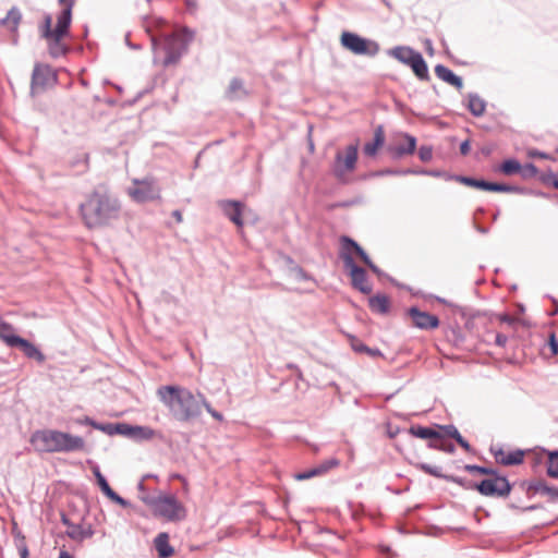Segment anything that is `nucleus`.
Segmentation results:
<instances>
[{
    "mask_svg": "<svg viewBox=\"0 0 558 558\" xmlns=\"http://www.w3.org/2000/svg\"><path fill=\"white\" fill-rule=\"evenodd\" d=\"M409 66L412 69L418 80L426 81L429 78L428 66L420 52H417L413 61L409 63Z\"/></svg>",
    "mask_w": 558,
    "mask_h": 558,
    "instance_id": "nucleus-28",
    "label": "nucleus"
},
{
    "mask_svg": "<svg viewBox=\"0 0 558 558\" xmlns=\"http://www.w3.org/2000/svg\"><path fill=\"white\" fill-rule=\"evenodd\" d=\"M439 428L442 430L441 434L444 435V437L446 436V437L456 439L460 435V432L458 430V428L451 424L439 426Z\"/></svg>",
    "mask_w": 558,
    "mask_h": 558,
    "instance_id": "nucleus-52",
    "label": "nucleus"
},
{
    "mask_svg": "<svg viewBox=\"0 0 558 558\" xmlns=\"http://www.w3.org/2000/svg\"><path fill=\"white\" fill-rule=\"evenodd\" d=\"M57 83V75L49 65L36 63L32 73L31 94L45 92L48 87Z\"/></svg>",
    "mask_w": 558,
    "mask_h": 558,
    "instance_id": "nucleus-10",
    "label": "nucleus"
},
{
    "mask_svg": "<svg viewBox=\"0 0 558 558\" xmlns=\"http://www.w3.org/2000/svg\"><path fill=\"white\" fill-rule=\"evenodd\" d=\"M388 54L399 62L409 65L417 54V51L408 46H396L388 51Z\"/></svg>",
    "mask_w": 558,
    "mask_h": 558,
    "instance_id": "nucleus-24",
    "label": "nucleus"
},
{
    "mask_svg": "<svg viewBox=\"0 0 558 558\" xmlns=\"http://www.w3.org/2000/svg\"><path fill=\"white\" fill-rule=\"evenodd\" d=\"M374 274L380 275V269L371 260V264L366 265Z\"/></svg>",
    "mask_w": 558,
    "mask_h": 558,
    "instance_id": "nucleus-63",
    "label": "nucleus"
},
{
    "mask_svg": "<svg viewBox=\"0 0 558 558\" xmlns=\"http://www.w3.org/2000/svg\"><path fill=\"white\" fill-rule=\"evenodd\" d=\"M319 475H320L319 470L317 469V466H314L307 471L296 473L294 475V478L296 481H305V480H310L314 476H319Z\"/></svg>",
    "mask_w": 558,
    "mask_h": 558,
    "instance_id": "nucleus-49",
    "label": "nucleus"
},
{
    "mask_svg": "<svg viewBox=\"0 0 558 558\" xmlns=\"http://www.w3.org/2000/svg\"><path fill=\"white\" fill-rule=\"evenodd\" d=\"M154 544L160 558H169L174 553L173 547L169 544V535L165 532L156 536Z\"/></svg>",
    "mask_w": 558,
    "mask_h": 558,
    "instance_id": "nucleus-25",
    "label": "nucleus"
},
{
    "mask_svg": "<svg viewBox=\"0 0 558 558\" xmlns=\"http://www.w3.org/2000/svg\"><path fill=\"white\" fill-rule=\"evenodd\" d=\"M468 109L474 117H481L486 109V102L477 94L470 93L468 95Z\"/></svg>",
    "mask_w": 558,
    "mask_h": 558,
    "instance_id": "nucleus-30",
    "label": "nucleus"
},
{
    "mask_svg": "<svg viewBox=\"0 0 558 558\" xmlns=\"http://www.w3.org/2000/svg\"><path fill=\"white\" fill-rule=\"evenodd\" d=\"M59 558H74V557L66 550H61L59 554Z\"/></svg>",
    "mask_w": 558,
    "mask_h": 558,
    "instance_id": "nucleus-64",
    "label": "nucleus"
},
{
    "mask_svg": "<svg viewBox=\"0 0 558 558\" xmlns=\"http://www.w3.org/2000/svg\"><path fill=\"white\" fill-rule=\"evenodd\" d=\"M418 157L423 162H428L433 158V147L429 145H422L418 149Z\"/></svg>",
    "mask_w": 558,
    "mask_h": 558,
    "instance_id": "nucleus-51",
    "label": "nucleus"
},
{
    "mask_svg": "<svg viewBox=\"0 0 558 558\" xmlns=\"http://www.w3.org/2000/svg\"><path fill=\"white\" fill-rule=\"evenodd\" d=\"M397 138L398 142L389 143L387 146V151L392 159L398 160L415 151L416 138L413 135L401 132Z\"/></svg>",
    "mask_w": 558,
    "mask_h": 558,
    "instance_id": "nucleus-12",
    "label": "nucleus"
},
{
    "mask_svg": "<svg viewBox=\"0 0 558 558\" xmlns=\"http://www.w3.org/2000/svg\"><path fill=\"white\" fill-rule=\"evenodd\" d=\"M485 191L489 192H505V193H517L520 189L514 185H508L502 183H495L486 181Z\"/></svg>",
    "mask_w": 558,
    "mask_h": 558,
    "instance_id": "nucleus-37",
    "label": "nucleus"
},
{
    "mask_svg": "<svg viewBox=\"0 0 558 558\" xmlns=\"http://www.w3.org/2000/svg\"><path fill=\"white\" fill-rule=\"evenodd\" d=\"M96 429L105 432L106 434L112 436V435H124L125 433V423H108L102 424L99 423L98 426H96Z\"/></svg>",
    "mask_w": 558,
    "mask_h": 558,
    "instance_id": "nucleus-34",
    "label": "nucleus"
},
{
    "mask_svg": "<svg viewBox=\"0 0 558 558\" xmlns=\"http://www.w3.org/2000/svg\"><path fill=\"white\" fill-rule=\"evenodd\" d=\"M93 473L96 477V481H97V484L99 486V488L101 489V492L108 496L111 492H113V489L110 487V485L108 484L106 477L101 474L100 470H99V466H94L93 469Z\"/></svg>",
    "mask_w": 558,
    "mask_h": 558,
    "instance_id": "nucleus-40",
    "label": "nucleus"
},
{
    "mask_svg": "<svg viewBox=\"0 0 558 558\" xmlns=\"http://www.w3.org/2000/svg\"><path fill=\"white\" fill-rule=\"evenodd\" d=\"M378 175H407V174H433L438 175L436 172H429V171H416L413 169H403V170H392V169H385L377 173Z\"/></svg>",
    "mask_w": 558,
    "mask_h": 558,
    "instance_id": "nucleus-38",
    "label": "nucleus"
},
{
    "mask_svg": "<svg viewBox=\"0 0 558 558\" xmlns=\"http://www.w3.org/2000/svg\"><path fill=\"white\" fill-rule=\"evenodd\" d=\"M31 444L38 452H73L81 451L85 441L81 436L56 429H39L32 434Z\"/></svg>",
    "mask_w": 558,
    "mask_h": 558,
    "instance_id": "nucleus-3",
    "label": "nucleus"
},
{
    "mask_svg": "<svg viewBox=\"0 0 558 558\" xmlns=\"http://www.w3.org/2000/svg\"><path fill=\"white\" fill-rule=\"evenodd\" d=\"M524 451L521 449H517L514 451L509 452L502 459H499V463L504 465H518L523 462Z\"/></svg>",
    "mask_w": 558,
    "mask_h": 558,
    "instance_id": "nucleus-36",
    "label": "nucleus"
},
{
    "mask_svg": "<svg viewBox=\"0 0 558 558\" xmlns=\"http://www.w3.org/2000/svg\"><path fill=\"white\" fill-rule=\"evenodd\" d=\"M520 172L524 179H530L537 174V168L534 163L530 162L525 163L523 167L521 166Z\"/></svg>",
    "mask_w": 558,
    "mask_h": 558,
    "instance_id": "nucleus-50",
    "label": "nucleus"
},
{
    "mask_svg": "<svg viewBox=\"0 0 558 558\" xmlns=\"http://www.w3.org/2000/svg\"><path fill=\"white\" fill-rule=\"evenodd\" d=\"M427 446L430 449L440 450L446 453H453L456 451L454 445L452 442H448L440 432L438 433V437L429 441Z\"/></svg>",
    "mask_w": 558,
    "mask_h": 558,
    "instance_id": "nucleus-33",
    "label": "nucleus"
},
{
    "mask_svg": "<svg viewBox=\"0 0 558 558\" xmlns=\"http://www.w3.org/2000/svg\"><path fill=\"white\" fill-rule=\"evenodd\" d=\"M339 460L336 459V458H330V459H327L325 461H323L322 463H319L317 466V469L319 470V473L320 475L323 474H326L329 470L336 468L339 465Z\"/></svg>",
    "mask_w": 558,
    "mask_h": 558,
    "instance_id": "nucleus-47",
    "label": "nucleus"
},
{
    "mask_svg": "<svg viewBox=\"0 0 558 558\" xmlns=\"http://www.w3.org/2000/svg\"><path fill=\"white\" fill-rule=\"evenodd\" d=\"M409 66L412 69L418 80L426 81L429 78L428 66L420 52H417L413 61L409 63Z\"/></svg>",
    "mask_w": 558,
    "mask_h": 558,
    "instance_id": "nucleus-29",
    "label": "nucleus"
},
{
    "mask_svg": "<svg viewBox=\"0 0 558 558\" xmlns=\"http://www.w3.org/2000/svg\"><path fill=\"white\" fill-rule=\"evenodd\" d=\"M408 433L413 437H417L421 439H428L429 441H432V440H434V438L438 437L439 432L434 428L422 426V425H412L409 428Z\"/></svg>",
    "mask_w": 558,
    "mask_h": 558,
    "instance_id": "nucleus-31",
    "label": "nucleus"
},
{
    "mask_svg": "<svg viewBox=\"0 0 558 558\" xmlns=\"http://www.w3.org/2000/svg\"><path fill=\"white\" fill-rule=\"evenodd\" d=\"M72 9H73V0L68 2V5L63 8L57 19V25L54 29H51L52 19L49 14L45 16L44 24L41 26V35L44 38H49L52 36L63 37L69 33V28L72 21Z\"/></svg>",
    "mask_w": 558,
    "mask_h": 558,
    "instance_id": "nucleus-7",
    "label": "nucleus"
},
{
    "mask_svg": "<svg viewBox=\"0 0 558 558\" xmlns=\"http://www.w3.org/2000/svg\"><path fill=\"white\" fill-rule=\"evenodd\" d=\"M369 308L378 314H387L389 312L390 302L387 295L376 294L368 300Z\"/></svg>",
    "mask_w": 558,
    "mask_h": 558,
    "instance_id": "nucleus-27",
    "label": "nucleus"
},
{
    "mask_svg": "<svg viewBox=\"0 0 558 558\" xmlns=\"http://www.w3.org/2000/svg\"><path fill=\"white\" fill-rule=\"evenodd\" d=\"M471 146L470 141L465 140L460 145V153L462 156H466L470 153Z\"/></svg>",
    "mask_w": 558,
    "mask_h": 558,
    "instance_id": "nucleus-58",
    "label": "nucleus"
},
{
    "mask_svg": "<svg viewBox=\"0 0 558 558\" xmlns=\"http://www.w3.org/2000/svg\"><path fill=\"white\" fill-rule=\"evenodd\" d=\"M454 179L468 186L481 189L485 191L486 181L485 180H478L471 177H464V175H456Z\"/></svg>",
    "mask_w": 558,
    "mask_h": 558,
    "instance_id": "nucleus-42",
    "label": "nucleus"
},
{
    "mask_svg": "<svg viewBox=\"0 0 558 558\" xmlns=\"http://www.w3.org/2000/svg\"><path fill=\"white\" fill-rule=\"evenodd\" d=\"M20 336L14 333L12 325L0 322V339L9 347L14 348V344L19 340Z\"/></svg>",
    "mask_w": 558,
    "mask_h": 558,
    "instance_id": "nucleus-32",
    "label": "nucleus"
},
{
    "mask_svg": "<svg viewBox=\"0 0 558 558\" xmlns=\"http://www.w3.org/2000/svg\"><path fill=\"white\" fill-rule=\"evenodd\" d=\"M14 348L20 349L27 359L34 360L38 364H43L46 361V356L40 349L27 339L20 337Z\"/></svg>",
    "mask_w": 558,
    "mask_h": 558,
    "instance_id": "nucleus-17",
    "label": "nucleus"
},
{
    "mask_svg": "<svg viewBox=\"0 0 558 558\" xmlns=\"http://www.w3.org/2000/svg\"><path fill=\"white\" fill-rule=\"evenodd\" d=\"M248 96L244 83L239 77H233L226 89V97L231 101L242 100Z\"/></svg>",
    "mask_w": 558,
    "mask_h": 558,
    "instance_id": "nucleus-21",
    "label": "nucleus"
},
{
    "mask_svg": "<svg viewBox=\"0 0 558 558\" xmlns=\"http://www.w3.org/2000/svg\"><path fill=\"white\" fill-rule=\"evenodd\" d=\"M409 315L413 325L420 329H436L439 326V319L437 316L427 312H422L417 307H411L409 310Z\"/></svg>",
    "mask_w": 558,
    "mask_h": 558,
    "instance_id": "nucleus-15",
    "label": "nucleus"
},
{
    "mask_svg": "<svg viewBox=\"0 0 558 558\" xmlns=\"http://www.w3.org/2000/svg\"><path fill=\"white\" fill-rule=\"evenodd\" d=\"M22 21V13L17 7H12L7 15L1 19L0 24L5 26L11 32H16L17 27Z\"/></svg>",
    "mask_w": 558,
    "mask_h": 558,
    "instance_id": "nucleus-26",
    "label": "nucleus"
},
{
    "mask_svg": "<svg viewBox=\"0 0 558 558\" xmlns=\"http://www.w3.org/2000/svg\"><path fill=\"white\" fill-rule=\"evenodd\" d=\"M84 423L89 425V426H92V427H94L95 429H96V426H98V424H99L98 422L94 421L93 418H90L88 416H86L84 418Z\"/></svg>",
    "mask_w": 558,
    "mask_h": 558,
    "instance_id": "nucleus-62",
    "label": "nucleus"
},
{
    "mask_svg": "<svg viewBox=\"0 0 558 558\" xmlns=\"http://www.w3.org/2000/svg\"><path fill=\"white\" fill-rule=\"evenodd\" d=\"M494 453V457L496 459V461L499 463V459H502V457H506L507 454L504 452L502 449H498L496 451H493Z\"/></svg>",
    "mask_w": 558,
    "mask_h": 558,
    "instance_id": "nucleus-61",
    "label": "nucleus"
},
{
    "mask_svg": "<svg viewBox=\"0 0 558 558\" xmlns=\"http://www.w3.org/2000/svg\"><path fill=\"white\" fill-rule=\"evenodd\" d=\"M156 432L149 426L130 425L125 423V433L123 436L134 440H150L155 437Z\"/></svg>",
    "mask_w": 558,
    "mask_h": 558,
    "instance_id": "nucleus-19",
    "label": "nucleus"
},
{
    "mask_svg": "<svg viewBox=\"0 0 558 558\" xmlns=\"http://www.w3.org/2000/svg\"><path fill=\"white\" fill-rule=\"evenodd\" d=\"M385 143V131L383 125H378L374 132V138L372 142H368L363 147V153L368 157H374L378 149Z\"/></svg>",
    "mask_w": 558,
    "mask_h": 558,
    "instance_id": "nucleus-22",
    "label": "nucleus"
},
{
    "mask_svg": "<svg viewBox=\"0 0 558 558\" xmlns=\"http://www.w3.org/2000/svg\"><path fill=\"white\" fill-rule=\"evenodd\" d=\"M61 522L68 526L66 535L73 541H83L94 534L90 527L84 529L81 524L72 523L65 514H62Z\"/></svg>",
    "mask_w": 558,
    "mask_h": 558,
    "instance_id": "nucleus-20",
    "label": "nucleus"
},
{
    "mask_svg": "<svg viewBox=\"0 0 558 558\" xmlns=\"http://www.w3.org/2000/svg\"><path fill=\"white\" fill-rule=\"evenodd\" d=\"M469 473H478L483 475L495 474V469L476 465V464H465L463 468Z\"/></svg>",
    "mask_w": 558,
    "mask_h": 558,
    "instance_id": "nucleus-45",
    "label": "nucleus"
},
{
    "mask_svg": "<svg viewBox=\"0 0 558 558\" xmlns=\"http://www.w3.org/2000/svg\"><path fill=\"white\" fill-rule=\"evenodd\" d=\"M120 211V202L105 189H96L80 205L82 219L89 229L109 225L119 218Z\"/></svg>",
    "mask_w": 558,
    "mask_h": 558,
    "instance_id": "nucleus-2",
    "label": "nucleus"
},
{
    "mask_svg": "<svg viewBox=\"0 0 558 558\" xmlns=\"http://www.w3.org/2000/svg\"><path fill=\"white\" fill-rule=\"evenodd\" d=\"M203 408L206 409V411L217 421L221 422L223 420V415L211 408L210 403L207 402L206 398L204 397V403Z\"/></svg>",
    "mask_w": 558,
    "mask_h": 558,
    "instance_id": "nucleus-54",
    "label": "nucleus"
},
{
    "mask_svg": "<svg viewBox=\"0 0 558 558\" xmlns=\"http://www.w3.org/2000/svg\"><path fill=\"white\" fill-rule=\"evenodd\" d=\"M341 45L353 52L354 54L360 56H369L374 57L379 51V46L376 41L365 39L354 33L343 32L341 35Z\"/></svg>",
    "mask_w": 558,
    "mask_h": 558,
    "instance_id": "nucleus-8",
    "label": "nucleus"
},
{
    "mask_svg": "<svg viewBox=\"0 0 558 558\" xmlns=\"http://www.w3.org/2000/svg\"><path fill=\"white\" fill-rule=\"evenodd\" d=\"M527 492L546 496L548 501H558V487L549 486L544 481H533L527 485Z\"/></svg>",
    "mask_w": 558,
    "mask_h": 558,
    "instance_id": "nucleus-18",
    "label": "nucleus"
},
{
    "mask_svg": "<svg viewBox=\"0 0 558 558\" xmlns=\"http://www.w3.org/2000/svg\"><path fill=\"white\" fill-rule=\"evenodd\" d=\"M444 480L447 481V482H451V483H454L459 486H462L466 489H475L474 487V483H471L469 481H466L465 478H462V477H459V476H454V475H447V476H444Z\"/></svg>",
    "mask_w": 558,
    "mask_h": 558,
    "instance_id": "nucleus-46",
    "label": "nucleus"
},
{
    "mask_svg": "<svg viewBox=\"0 0 558 558\" xmlns=\"http://www.w3.org/2000/svg\"><path fill=\"white\" fill-rule=\"evenodd\" d=\"M548 347L554 355L558 354V340L554 332H551L548 337Z\"/></svg>",
    "mask_w": 558,
    "mask_h": 558,
    "instance_id": "nucleus-55",
    "label": "nucleus"
},
{
    "mask_svg": "<svg viewBox=\"0 0 558 558\" xmlns=\"http://www.w3.org/2000/svg\"><path fill=\"white\" fill-rule=\"evenodd\" d=\"M183 35H184V38H182L183 41L187 43V45H189L193 40L195 33L189 28H184Z\"/></svg>",
    "mask_w": 558,
    "mask_h": 558,
    "instance_id": "nucleus-59",
    "label": "nucleus"
},
{
    "mask_svg": "<svg viewBox=\"0 0 558 558\" xmlns=\"http://www.w3.org/2000/svg\"><path fill=\"white\" fill-rule=\"evenodd\" d=\"M17 549H19V553H20V557L21 558H28V548L26 546V544L24 543V541H22L19 545H17Z\"/></svg>",
    "mask_w": 558,
    "mask_h": 558,
    "instance_id": "nucleus-57",
    "label": "nucleus"
},
{
    "mask_svg": "<svg viewBox=\"0 0 558 558\" xmlns=\"http://www.w3.org/2000/svg\"><path fill=\"white\" fill-rule=\"evenodd\" d=\"M508 342V337L504 333H497L496 337H495V343L500 347V348H504L506 347Z\"/></svg>",
    "mask_w": 558,
    "mask_h": 558,
    "instance_id": "nucleus-56",
    "label": "nucleus"
},
{
    "mask_svg": "<svg viewBox=\"0 0 558 558\" xmlns=\"http://www.w3.org/2000/svg\"><path fill=\"white\" fill-rule=\"evenodd\" d=\"M547 475L558 478V450L548 453Z\"/></svg>",
    "mask_w": 558,
    "mask_h": 558,
    "instance_id": "nucleus-39",
    "label": "nucleus"
},
{
    "mask_svg": "<svg viewBox=\"0 0 558 558\" xmlns=\"http://www.w3.org/2000/svg\"><path fill=\"white\" fill-rule=\"evenodd\" d=\"M359 155V144H351L344 151L338 150L331 166L332 174L339 181H345L347 174L353 172L356 168Z\"/></svg>",
    "mask_w": 558,
    "mask_h": 558,
    "instance_id": "nucleus-5",
    "label": "nucleus"
},
{
    "mask_svg": "<svg viewBox=\"0 0 558 558\" xmlns=\"http://www.w3.org/2000/svg\"><path fill=\"white\" fill-rule=\"evenodd\" d=\"M521 169V165L518 160L515 159H507L505 160L502 163H501V167H500V170L507 174V175H510V174H513L515 172H519Z\"/></svg>",
    "mask_w": 558,
    "mask_h": 558,
    "instance_id": "nucleus-44",
    "label": "nucleus"
},
{
    "mask_svg": "<svg viewBox=\"0 0 558 558\" xmlns=\"http://www.w3.org/2000/svg\"><path fill=\"white\" fill-rule=\"evenodd\" d=\"M435 74L438 78L441 81L454 86L457 89H462L463 82L462 78L458 75H456L450 69L442 64H437L435 66Z\"/></svg>",
    "mask_w": 558,
    "mask_h": 558,
    "instance_id": "nucleus-23",
    "label": "nucleus"
},
{
    "mask_svg": "<svg viewBox=\"0 0 558 558\" xmlns=\"http://www.w3.org/2000/svg\"><path fill=\"white\" fill-rule=\"evenodd\" d=\"M218 206L222 210L223 215L227 216L238 227L243 226L242 208L243 204L239 201L221 199L218 202Z\"/></svg>",
    "mask_w": 558,
    "mask_h": 558,
    "instance_id": "nucleus-16",
    "label": "nucleus"
},
{
    "mask_svg": "<svg viewBox=\"0 0 558 558\" xmlns=\"http://www.w3.org/2000/svg\"><path fill=\"white\" fill-rule=\"evenodd\" d=\"M129 194L135 202L145 203L160 198V187L153 178L135 179Z\"/></svg>",
    "mask_w": 558,
    "mask_h": 558,
    "instance_id": "nucleus-9",
    "label": "nucleus"
},
{
    "mask_svg": "<svg viewBox=\"0 0 558 558\" xmlns=\"http://www.w3.org/2000/svg\"><path fill=\"white\" fill-rule=\"evenodd\" d=\"M141 499L157 517L165 518L171 522L181 521L185 518L186 513L183 505L173 495H145Z\"/></svg>",
    "mask_w": 558,
    "mask_h": 558,
    "instance_id": "nucleus-4",
    "label": "nucleus"
},
{
    "mask_svg": "<svg viewBox=\"0 0 558 558\" xmlns=\"http://www.w3.org/2000/svg\"><path fill=\"white\" fill-rule=\"evenodd\" d=\"M187 50V43L177 35L167 36L165 39V65L177 63L183 53Z\"/></svg>",
    "mask_w": 558,
    "mask_h": 558,
    "instance_id": "nucleus-13",
    "label": "nucleus"
},
{
    "mask_svg": "<svg viewBox=\"0 0 558 558\" xmlns=\"http://www.w3.org/2000/svg\"><path fill=\"white\" fill-rule=\"evenodd\" d=\"M107 497L123 508H129L131 506L130 501L118 495L114 490L111 492Z\"/></svg>",
    "mask_w": 558,
    "mask_h": 558,
    "instance_id": "nucleus-53",
    "label": "nucleus"
},
{
    "mask_svg": "<svg viewBox=\"0 0 558 558\" xmlns=\"http://www.w3.org/2000/svg\"><path fill=\"white\" fill-rule=\"evenodd\" d=\"M488 478L474 483L475 489L487 497H507L511 492V484L506 476H501L495 470V474H489Z\"/></svg>",
    "mask_w": 558,
    "mask_h": 558,
    "instance_id": "nucleus-6",
    "label": "nucleus"
},
{
    "mask_svg": "<svg viewBox=\"0 0 558 558\" xmlns=\"http://www.w3.org/2000/svg\"><path fill=\"white\" fill-rule=\"evenodd\" d=\"M464 450L470 451L471 445L461 436V434L454 439Z\"/></svg>",
    "mask_w": 558,
    "mask_h": 558,
    "instance_id": "nucleus-60",
    "label": "nucleus"
},
{
    "mask_svg": "<svg viewBox=\"0 0 558 558\" xmlns=\"http://www.w3.org/2000/svg\"><path fill=\"white\" fill-rule=\"evenodd\" d=\"M159 401L178 422L190 423L202 415L204 395H194L182 386L165 385L157 388Z\"/></svg>",
    "mask_w": 558,
    "mask_h": 558,
    "instance_id": "nucleus-1",
    "label": "nucleus"
},
{
    "mask_svg": "<svg viewBox=\"0 0 558 558\" xmlns=\"http://www.w3.org/2000/svg\"><path fill=\"white\" fill-rule=\"evenodd\" d=\"M61 39H62V37H56V36L47 38V40L49 41V53L53 58H58V57L64 54L66 51V48L64 45H62Z\"/></svg>",
    "mask_w": 558,
    "mask_h": 558,
    "instance_id": "nucleus-35",
    "label": "nucleus"
},
{
    "mask_svg": "<svg viewBox=\"0 0 558 558\" xmlns=\"http://www.w3.org/2000/svg\"><path fill=\"white\" fill-rule=\"evenodd\" d=\"M352 349L355 351V352H359V353H366L373 357H377V356H381V352L379 349H376V348H369L367 345H365L364 343L362 342H352Z\"/></svg>",
    "mask_w": 558,
    "mask_h": 558,
    "instance_id": "nucleus-43",
    "label": "nucleus"
},
{
    "mask_svg": "<svg viewBox=\"0 0 558 558\" xmlns=\"http://www.w3.org/2000/svg\"><path fill=\"white\" fill-rule=\"evenodd\" d=\"M344 269L351 277V284L355 290L364 294L372 292V286L368 283L365 269L357 266L353 257L345 255Z\"/></svg>",
    "mask_w": 558,
    "mask_h": 558,
    "instance_id": "nucleus-11",
    "label": "nucleus"
},
{
    "mask_svg": "<svg viewBox=\"0 0 558 558\" xmlns=\"http://www.w3.org/2000/svg\"><path fill=\"white\" fill-rule=\"evenodd\" d=\"M541 181L544 183V184H547V185H553L555 189L558 190V175L555 174L553 171H548L546 173H543L541 177H539Z\"/></svg>",
    "mask_w": 558,
    "mask_h": 558,
    "instance_id": "nucleus-48",
    "label": "nucleus"
},
{
    "mask_svg": "<svg viewBox=\"0 0 558 558\" xmlns=\"http://www.w3.org/2000/svg\"><path fill=\"white\" fill-rule=\"evenodd\" d=\"M415 468L421 470V471H423L424 473L429 474V475H432L434 477H437V478H442L444 480V476H447V474H442L441 473L440 468L435 466V465H430V464L425 463V462L415 464Z\"/></svg>",
    "mask_w": 558,
    "mask_h": 558,
    "instance_id": "nucleus-41",
    "label": "nucleus"
},
{
    "mask_svg": "<svg viewBox=\"0 0 558 558\" xmlns=\"http://www.w3.org/2000/svg\"><path fill=\"white\" fill-rule=\"evenodd\" d=\"M340 245L341 247L339 256L342 259L343 265H345V255L353 257V254H356L365 265L371 264L372 259L369 258L368 254L356 241H354L350 236L342 235L340 238Z\"/></svg>",
    "mask_w": 558,
    "mask_h": 558,
    "instance_id": "nucleus-14",
    "label": "nucleus"
}]
</instances>
